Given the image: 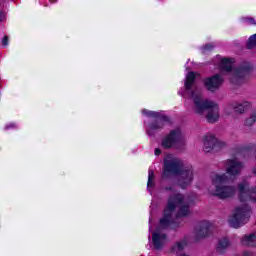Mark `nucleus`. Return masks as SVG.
<instances>
[{"instance_id":"obj_1","label":"nucleus","mask_w":256,"mask_h":256,"mask_svg":"<svg viewBox=\"0 0 256 256\" xmlns=\"http://www.w3.org/2000/svg\"><path fill=\"white\" fill-rule=\"evenodd\" d=\"M178 209V217H187L191 213L189 210V198L183 194L174 193L168 199L167 208L164 210V216L160 219L156 231L152 234V242L155 249H163L167 243V234L162 233L163 229H179L181 223L173 220V211Z\"/></svg>"},{"instance_id":"obj_2","label":"nucleus","mask_w":256,"mask_h":256,"mask_svg":"<svg viewBox=\"0 0 256 256\" xmlns=\"http://www.w3.org/2000/svg\"><path fill=\"white\" fill-rule=\"evenodd\" d=\"M197 74L189 72L184 83L186 95L193 100L192 111L199 117H205L208 123H217L221 117V110L217 102L203 98V94L198 88H195V79Z\"/></svg>"},{"instance_id":"obj_3","label":"nucleus","mask_w":256,"mask_h":256,"mask_svg":"<svg viewBox=\"0 0 256 256\" xmlns=\"http://www.w3.org/2000/svg\"><path fill=\"white\" fill-rule=\"evenodd\" d=\"M179 175L178 185L181 189H187L193 183V167L185 166L183 160L167 156L164 160V177Z\"/></svg>"},{"instance_id":"obj_4","label":"nucleus","mask_w":256,"mask_h":256,"mask_svg":"<svg viewBox=\"0 0 256 256\" xmlns=\"http://www.w3.org/2000/svg\"><path fill=\"white\" fill-rule=\"evenodd\" d=\"M231 180H228L225 176L215 175L212 178V185L214 186V190L210 193L214 197H218V199H231V197H235V193H237V188L233 185H229L227 183H231Z\"/></svg>"},{"instance_id":"obj_5","label":"nucleus","mask_w":256,"mask_h":256,"mask_svg":"<svg viewBox=\"0 0 256 256\" xmlns=\"http://www.w3.org/2000/svg\"><path fill=\"white\" fill-rule=\"evenodd\" d=\"M249 217H251V207L247 203H242L235 208L229 223L234 229H239L241 225L249 222Z\"/></svg>"},{"instance_id":"obj_6","label":"nucleus","mask_w":256,"mask_h":256,"mask_svg":"<svg viewBox=\"0 0 256 256\" xmlns=\"http://www.w3.org/2000/svg\"><path fill=\"white\" fill-rule=\"evenodd\" d=\"M224 168L226 173L216 175L225 176L228 181H235L241 175V171L245 169V164L237 158H232L224 162Z\"/></svg>"},{"instance_id":"obj_7","label":"nucleus","mask_w":256,"mask_h":256,"mask_svg":"<svg viewBox=\"0 0 256 256\" xmlns=\"http://www.w3.org/2000/svg\"><path fill=\"white\" fill-rule=\"evenodd\" d=\"M162 147L164 149H171L175 147V149H183L185 147V136H183V132L176 128L170 131L169 135L163 138Z\"/></svg>"},{"instance_id":"obj_8","label":"nucleus","mask_w":256,"mask_h":256,"mask_svg":"<svg viewBox=\"0 0 256 256\" xmlns=\"http://www.w3.org/2000/svg\"><path fill=\"white\" fill-rule=\"evenodd\" d=\"M253 71V65L249 62H244L234 70V74L230 78L233 85H243L245 83V77Z\"/></svg>"},{"instance_id":"obj_9","label":"nucleus","mask_w":256,"mask_h":256,"mask_svg":"<svg viewBox=\"0 0 256 256\" xmlns=\"http://www.w3.org/2000/svg\"><path fill=\"white\" fill-rule=\"evenodd\" d=\"M142 113L147 117H152L153 119H156L155 123L150 124L147 131L148 135H153V131H157V129H163V125H165V123L169 121V118L161 112L143 110Z\"/></svg>"},{"instance_id":"obj_10","label":"nucleus","mask_w":256,"mask_h":256,"mask_svg":"<svg viewBox=\"0 0 256 256\" xmlns=\"http://www.w3.org/2000/svg\"><path fill=\"white\" fill-rule=\"evenodd\" d=\"M225 79L220 74H215L204 79V86L206 87L207 91L210 93H215V91H219L221 86L223 85Z\"/></svg>"},{"instance_id":"obj_11","label":"nucleus","mask_w":256,"mask_h":256,"mask_svg":"<svg viewBox=\"0 0 256 256\" xmlns=\"http://www.w3.org/2000/svg\"><path fill=\"white\" fill-rule=\"evenodd\" d=\"M223 147H227V143L218 140L215 136L208 135L205 137L204 151L206 153H209L212 149H223Z\"/></svg>"},{"instance_id":"obj_12","label":"nucleus","mask_w":256,"mask_h":256,"mask_svg":"<svg viewBox=\"0 0 256 256\" xmlns=\"http://www.w3.org/2000/svg\"><path fill=\"white\" fill-rule=\"evenodd\" d=\"M211 233V222L209 221H202L198 223L196 226V235L199 239H203L205 237H209Z\"/></svg>"},{"instance_id":"obj_13","label":"nucleus","mask_w":256,"mask_h":256,"mask_svg":"<svg viewBox=\"0 0 256 256\" xmlns=\"http://www.w3.org/2000/svg\"><path fill=\"white\" fill-rule=\"evenodd\" d=\"M229 247H231V240L227 237L220 238L216 243V253H218V255H225Z\"/></svg>"},{"instance_id":"obj_14","label":"nucleus","mask_w":256,"mask_h":256,"mask_svg":"<svg viewBox=\"0 0 256 256\" xmlns=\"http://www.w3.org/2000/svg\"><path fill=\"white\" fill-rule=\"evenodd\" d=\"M241 244L244 247H256V232L248 235H244L241 238Z\"/></svg>"},{"instance_id":"obj_15","label":"nucleus","mask_w":256,"mask_h":256,"mask_svg":"<svg viewBox=\"0 0 256 256\" xmlns=\"http://www.w3.org/2000/svg\"><path fill=\"white\" fill-rule=\"evenodd\" d=\"M249 107H251V103H249L248 101L241 102V103L236 102L232 105V109L235 111V113H240V114L245 113V111H247Z\"/></svg>"},{"instance_id":"obj_16","label":"nucleus","mask_w":256,"mask_h":256,"mask_svg":"<svg viewBox=\"0 0 256 256\" xmlns=\"http://www.w3.org/2000/svg\"><path fill=\"white\" fill-rule=\"evenodd\" d=\"M233 69V60L228 58H223L220 62V70L225 73H230Z\"/></svg>"},{"instance_id":"obj_17","label":"nucleus","mask_w":256,"mask_h":256,"mask_svg":"<svg viewBox=\"0 0 256 256\" xmlns=\"http://www.w3.org/2000/svg\"><path fill=\"white\" fill-rule=\"evenodd\" d=\"M154 180H155V172H153V170H149L148 184H147L148 189H152V187H155Z\"/></svg>"},{"instance_id":"obj_18","label":"nucleus","mask_w":256,"mask_h":256,"mask_svg":"<svg viewBox=\"0 0 256 256\" xmlns=\"http://www.w3.org/2000/svg\"><path fill=\"white\" fill-rule=\"evenodd\" d=\"M256 123V112L252 113L249 118H247L244 122L246 127H253Z\"/></svg>"},{"instance_id":"obj_19","label":"nucleus","mask_w":256,"mask_h":256,"mask_svg":"<svg viewBox=\"0 0 256 256\" xmlns=\"http://www.w3.org/2000/svg\"><path fill=\"white\" fill-rule=\"evenodd\" d=\"M246 47H247V49H255V47H256V34L250 36V38L248 39Z\"/></svg>"},{"instance_id":"obj_20","label":"nucleus","mask_w":256,"mask_h":256,"mask_svg":"<svg viewBox=\"0 0 256 256\" xmlns=\"http://www.w3.org/2000/svg\"><path fill=\"white\" fill-rule=\"evenodd\" d=\"M2 45H9V36H4V38L2 39Z\"/></svg>"},{"instance_id":"obj_21","label":"nucleus","mask_w":256,"mask_h":256,"mask_svg":"<svg viewBox=\"0 0 256 256\" xmlns=\"http://www.w3.org/2000/svg\"><path fill=\"white\" fill-rule=\"evenodd\" d=\"M213 44H206L205 46H204V51H211V49H213Z\"/></svg>"},{"instance_id":"obj_22","label":"nucleus","mask_w":256,"mask_h":256,"mask_svg":"<svg viewBox=\"0 0 256 256\" xmlns=\"http://www.w3.org/2000/svg\"><path fill=\"white\" fill-rule=\"evenodd\" d=\"M246 21H248V23H250V25H256L255 19H253V18H246Z\"/></svg>"},{"instance_id":"obj_23","label":"nucleus","mask_w":256,"mask_h":256,"mask_svg":"<svg viewBox=\"0 0 256 256\" xmlns=\"http://www.w3.org/2000/svg\"><path fill=\"white\" fill-rule=\"evenodd\" d=\"M155 155H156V156L161 155V149L156 148V149H155Z\"/></svg>"},{"instance_id":"obj_24","label":"nucleus","mask_w":256,"mask_h":256,"mask_svg":"<svg viewBox=\"0 0 256 256\" xmlns=\"http://www.w3.org/2000/svg\"><path fill=\"white\" fill-rule=\"evenodd\" d=\"M3 19H5V14L0 12V21H3Z\"/></svg>"},{"instance_id":"obj_25","label":"nucleus","mask_w":256,"mask_h":256,"mask_svg":"<svg viewBox=\"0 0 256 256\" xmlns=\"http://www.w3.org/2000/svg\"><path fill=\"white\" fill-rule=\"evenodd\" d=\"M165 190H166V191H175V190L173 189V187H166Z\"/></svg>"},{"instance_id":"obj_26","label":"nucleus","mask_w":256,"mask_h":256,"mask_svg":"<svg viewBox=\"0 0 256 256\" xmlns=\"http://www.w3.org/2000/svg\"><path fill=\"white\" fill-rule=\"evenodd\" d=\"M55 1H57V0H50L51 3H55Z\"/></svg>"}]
</instances>
